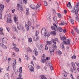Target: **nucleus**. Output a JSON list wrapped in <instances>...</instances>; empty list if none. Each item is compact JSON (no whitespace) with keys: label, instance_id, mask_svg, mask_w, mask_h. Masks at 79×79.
<instances>
[{"label":"nucleus","instance_id":"obj_44","mask_svg":"<svg viewBox=\"0 0 79 79\" xmlns=\"http://www.w3.org/2000/svg\"><path fill=\"white\" fill-rule=\"evenodd\" d=\"M51 28L52 30H54V31H55V28L53 26H52L51 27Z\"/></svg>","mask_w":79,"mask_h":79},{"label":"nucleus","instance_id":"obj_28","mask_svg":"<svg viewBox=\"0 0 79 79\" xmlns=\"http://www.w3.org/2000/svg\"><path fill=\"white\" fill-rule=\"evenodd\" d=\"M14 49H15V52H19V48H13Z\"/></svg>","mask_w":79,"mask_h":79},{"label":"nucleus","instance_id":"obj_27","mask_svg":"<svg viewBox=\"0 0 79 79\" xmlns=\"http://www.w3.org/2000/svg\"><path fill=\"white\" fill-rule=\"evenodd\" d=\"M14 20L15 23L16 24V21H17L18 20V19H17V18H16V17H14Z\"/></svg>","mask_w":79,"mask_h":79},{"label":"nucleus","instance_id":"obj_15","mask_svg":"<svg viewBox=\"0 0 79 79\" xmlns=\"http://www.w3.org/2000/svg\"><path fill=\"white\" fill-rule=\"evenodd\" d=\"M2 41L3 43H5L6 42V39L5 38H2Z\"/></svg>","mask_w":79,"mask_h":79},{"label":"nucleus","instance_id":"obj_64","mask_svg":"<svg viewBox=\"0 0 79 79\" xmlns=\"http://www.w3.org/2000/svg\"><path fill=\"white\" fill-rule=\"evenodd\" d=\"M17 79H23L21 77H18Z\"/></svg>","mask_w":79,"mask_h":79},{"label":"nucleus","instance_id":"obj_39","mask_svg":"<svg viewBox=\"0 0 79 79\" xmlns=\"http://www.w3.org/2000/svg\"><path fill=\"white\" fill-rule=\"evenodd\" d=\"M44 5L45 6H47L48 4H47V2H46V1H44Z\"/></svg>","mask_w":79,"mask_h":79},{"label":"nucleus","instance_id":"obj_56","mask_svg":"<svg viewBox=\"0 0 79 79\" xmlns=\"http://www.w3.org/2000/svg\"><path fill=\"white\" fill-rule=\"evenodd\" d=\"M19 2L21 4H23V1H22V0H19Z\"/></svg>","mask_w":79,"mask_h":79},{"label":"nucleus","instance_id":"obj_48","mask_svg":"<svg viewBox=\"0 0 79 79\" xmlns=\"http://www.w3.org/2000/svg\"><path fill=\"white\" fill-rule=\"evenodd\" d=\"M45 49L46 50H48V47H47V45H46L45 47Z\"/></svg>","mask_w":79,"mask_h":79},{"label":"nucleus","instance_id":"obj_54","mask_svg":"<svg viewBox=\"0 0 79 79\" xmlns=\"http://www.w3.org/2000/svg\"><path fill=\"white\" fill-rule=\"evenodd\" d=\"M26 60H27V59H28L29 57H28V56L27 55L26 56H25V57Z\"/></svg>","mask_w":79,"mask_h":79},{"label":"nucleus","instance_id":"obj_13","mask_svg":"<svg viewBox=\"0 0 79 79\" xmlns=\"http://www.w3.org/2000/svg\"><path fill=\"white\" fill-rule=\"evenodd\" d=\"M25 27L27 30V31L29 30V26L28 25L26 24V23L25 24Z\"/></svg>","mask_w":79,"mask_h":79},{"label":"nucleus","instance_id":"obj_5","mask_svg":"<svg viewBox=\"0 0 79 79\" xmlns=\"http://www.w3.org/2000/svg\"><path fill=\"white\" fill-rule=\"evenodd\" d=\"M40 6H41V5H40V2H38V4L36 5V10H37V11H39V10H40V9H39V8L40 7Z\"/></svg>","mask_w":79,"mask_h":79},{"label":"nucleus","instance_id":"obj_38","mask_svg":"<svg viewBox=\"0 0 79 79\" xmlns=\"http://www.w3.org/2000/svg\"><path fill=\"white\" fill-rule=\"evenodd\" d=\"M3 52L2 51L0 50V56H2L3 55Z\"/></svg>","mask_w":79,"mask_h":79},{"label":"nucleus","instance_id":"obj_29","mask_svg":"<svg viewBox=\"0 0 79 79\" xmlns=\"http://www.w3.org/2000/svg\"><path fill=\"white\" fill-rule=\"evenodd\" d=\"M26 10L27 11V12H26V14L27 15H28V14H29V8H26Z\"/></svg>","mask_w":79,"mask_h":79},{"label":"nucleus","instance_id":"obj_49","mask_svg":"<svg viewBox=\"0 0 79 79\" xmlns=\"http://www.w3.org/2000/svg\"><path fill=\"white\" fill-rule=\"evenodd\" d=\"M59 18H61V14L60 13H59L57 14Z\"/></svg>","mask_w":79,"mask_h":79},{"label":"nucleus","instance_id":"obj_31","mask_svg":"<svg viewBox=\"0 0 79 79\" xmlns=\"http://www.w3.org/2000/svg\"><path fill=\"white\" fill-rule=\"evenodd\" d=\"M60 47L62 49H63L64 48V45H63V44H61Z\"/></svg>","mask_w":79,"mask_h":79},{"label":"nucleus","instance_id":"obj_9","mask_svg":"<svg viewBox=\"0 0 79 79\" xmlns=\"http://www.w3.org/2000/svg\"><path fill=\"white\" fill-rule=\"evenodd\" d=\"M16 60L14 59L13 63V68H16Z\"/></svg>","mask_w":79,"mask_h":79},{"label":"nucleus","instance_id":"obj_12","mask_svg":"<svg viewBox=\"0 0 79 79\" xmlns=\"http://www.w3.org/2000/svg\"><path fill=\"white\" fill-rule=\"evenodd\" d=\"M67 7H69V8H72L71 4L70 2H69L67 4Z\"/></svg>","mask_w":79,"mask_h":79},{"label":"nucleus","instance_id":"obj_61","mask_svg":"<svg viewBox=\"0 0 79 79\" xmlns=\"http://www.w3.org/2000/svg\"><path fill=\"white\" fill-rule=\"evenodd\" d=\"M0 32H2V31H3V28H0Z\"/></svg>","mask_w":79,"mask_h":79},{"label":"nucleus","instance_id":"obj_4","mask_svg":"<svg viewBox=\"0 0 79 79\" xmlns=\"http://www.w3.org/2000/svg\"><path fill=\"white\" fill-rule=\"evenodd\" d=\"M39 32L37 31L35 32V35L36 36H35L34 38H33V40L35 41H37L38 40H39V36H38V34H39Z\"/></svg>","mask_w":79,"mask_h":79},{"label":"nucleus","instance_id":"obj_59","mask_svg":"<svg viewBox=\"0 0 79 79\" xmlns=\"http://www.w3.org/2000/svg\"><path fill=\"white\" fill-rule=\"evenodd\" d=\"M46 60H50V57H47L46 58Z\"/></svg>","mask_w":79,"mask_h":79},{"label":"nucleus","instance_id":"obj_35","mask_svg":"<svg viewBox=\"0 0 79 79\" xmlns=\"http://www.w3.org/2000/svg\"><path fill=\"white\" fill-rule=\"evenodd\" d=\"M51 33L52 34H53V35H56V33L55 32V31H52Z\"/></svg>","mask_w":79,"mask_h":79},{"label":"nucleus","instance_id":"obj_41","mask_svg":"<svg viewBox=\"0 0 79 79\" xmlns=\"http://www.w3.org/2000/svg\"><path fill=\"white\" fill-rule=\"evenodd\" d=\"M6 29L7 31H8V32H9V31H10V28L9 27H7Z\"/></svg>","mask_w":79,"mask_h":79},{"label":"nucleus","instance_id":"obj_6","mask_svg":"<svg viewBox=\"0 0 79 79\" xmlns=\"http://www.w3.org/2000/svg\"><path fill=\"white\" fill-rule=\"evenodd\" d=\"M28 68L31 71L34 72V68L33 67V66L31 65H29L28 66Z\"/></svg>","mask_w":79,"mask_h":79},{"label":"nucleus","instance_id":"obj_42","mask_svg":"<svg viewBox=\"0 0 79 79\" xmlns=\"http://www.w3.org/2000/svg\"><path fill=\"white\" fill-rule=\"evenodd\" d=\"M6 69L7 71H10V66H8L7 67H6Z\"/></svg>","mask_w":79,"mask_h":79},{"label":"nucleus","instance_id":"obj_16","mask_svg":"<svg viewBox=\"0 0 79 79\" xmlns=\"http://www.w3.org/2000/svg\"><path fill=\"white\" fill-rule=\"evenodd\" d=\"M60 39L62 40H66V36H63L62 37H61Z\"/></svg>","mask_w":79,"mask_h":79},{"label":"nucleus","instance_id":"obj_58","mask_svg":"<svg viewBox=\"0 0 79 79\" xmlns=\"http://www.w3.org/2000/svg\"><path fill=\"white\" fill-rule=\"evenodd\" d=\"M75 64H76L77 66H79V63L77 62H76Z\"/></svg>","mask_w":79,"mask_h":79},{"label":"nucleus","instance_id":"obj_24","mask_svg":"<svg viewBox=\"0 0 79 79\" xmlns=\"http://www.w3.org/2000/svg\"><path fill=\"white\" fill-rule=\"evenodd\" d=\"M67 45H70V40L69 39L67 40Z\"/></svg>","mask_w":79,"mask_h":79},{"label":"nucleus","instance_id":"obj_2","mask_svg":"<svg viewBox=\"0 0 79 79\" xmlns=\"http://www.w3.org/2000/svg\"><path fill=\"white\" fill-rule=\"evenodd\" d=\"M52 41L53 43L54 44H52V47L54 48V49H56V48H57V46L56 45V41L58 42V39L57 38H55V39H52Z\"/></svg>","mask_w":79,"mask_h":79},{"label":"nucleus","instance_id":"obj_52","mask_svg":"<svg viewBox=\"0 0 79 79\" xmlns=\"http://www.w3.org/2000/svg\"><path fill=\"white\" fill-rule=\"evenodd\" d=\"M63 44H65V45H67V43H66V42L65 41H63Z\"/></svg>","mask_w":79,"mask_h":79},{"label":"nucleus","instance_id":"obj_20","mask_svg":"<svg viewBox=\"0 0 79 79\" xmlns=\"http://www.w3.org/2000/svg\"><path fill=\"white\" fill-rule=\"evenodd\" d=\"M53 19L56 23H58V22H57V21H56V17H54L53 18Z\"/></svg>","mask_w":79,"mask_h":79},{"label":"nucleus","instance_id":"obj_14","mask_svg":"<svg viewBox=\"0 0 79 79\" xmlns=\"http://www.w3.org/2000/svg\"><path fill=\"white\" fill-rule=\"evenodd\" d=\"M54 50H55V49L53 47H51L50 48L49 51L50 52H54Z\"/></svg>","mask_w":79,"mask_h":79},{"label":"nucleus","instance_id":"obj_1","mask_svg":"<svg viewBox=\"0 0 79 79\" xmlns=\"http://www.w3.org/2000/svg\"><path fill=\"white\" fill-rule=\"evenodd\" d=\"M74 10H75V12L76 15L77 16L75 18V19L77 20L78 21H79V15L78 14V11L79 10V2L77 3V5L75 6L74 7Z\"/></svg>","mask_w":79,"mask_h":79},{"label":"nucleus","instance_id":"obj_51","mask_svg":"<svg viewBox=\"0 0 79 79\" xmlns=\"http://www.w3.org/2000/svg\"><path fill=\"white\" fill-rule=\"evenodd\" d=\"M63 32L64 33H66V29H64L63 30Z\"/></svg>","mask_w":79,"mask_h":79},{"label":"nucleus","instance_id":"obj_55","mask_svg":"<svg viewBox=\"0 0 79 79\" xmlns=\"http://www.w3.org/2000/svg\"><path fill=\"white\" fill-rule=\"evenodd\" d=\"M53 26H55V27H57V25L55 23H54L53 24Z\"/></svg>","mask_w":79,"mask_h":79},{"label":"nucleus","instance_id":"obj_17","mask_svg":"<svg viewBox=\"0 0 79 79\" xmlns=\"http://www.w3.org/2000/svg\"><path fill=\"white\" fill-rule=\"evenodd\" d=\"M49 65L50 68V69L51 70H52L53 69V67H52V63H49L48 64Z\"/></svg>","mask_w":79,"mask_h":79},{"label":"nucleus","instance_id":"obj_57","mask_svg":"<svg viewBox=\"0 0 79 79\" xmlns=\"http://www.w3.org/2000/svg\"><path fill=\"white\" fill-rule=\"evenodd\" d=\"M2 14H0V19H1L2 18Z\"/></svg>","mask_w":79,"mask_h":79},{"label":"nucleus","instance_id":"obj_25","mask_svg":"<svg viewBox=\"0 0 79 79\" xmlns=\"http://www.w3.org/2000/svg\"><path fill=\"white\" fill-rule=\"evenodd\" d=\"M74 29L75 31L78 33V34L79 33V31L78 30V29L76 28V27H74Z\"/></svg>","mask_w":79,"mask_h":79},{"label":"nucleus","instance_id":"obj_26","mask_svg":"<svg viewBox=\"0 0 79 79\" xmlns=\"http://www.w3.org/2000/svg\"><path fill=\"white\" fill-rule=\"evenodd\" d=\"M41 61L43 63H44L46 61V59H41Z\"/></svg>","mask_w":79,"mask_h":79},{"label":"nucleus","instance_id":"obj_32","mask_svg":"<svg viewBox=\"0 0 79 79\" xmlns=\"http://www.w3.org/2000/svg\"><path fill=\"white\" fill-rule=\"evenodd\" d=\"M71 33L73 35H75V33L74 32V31H73V30H72V31H71Z\"/></svg>","mask_w":79,"mask_h":79},{"label":"nucleus","instance_id":"obj_34","mask_svg":"<svg viewBox=\"0 0 79 79\" xmlns=\"http://www.w3.org/2000/svg\"><path fill=\"white\" fill-rule=\"evenodd\" d=\"M20 10L21 11H23V7H22V6H20Z\"/></svg>","mask_w":79,"mask_h":79},{"label":"nucleus","instance_id":"obj_3","mask_svg":"<svg viewBox=\"0 0 79 79\" xmlns=\"http://www.w3.org/2000/svg\"><path fill=\"white\" fill-rule=\"evenodd\" d=\"M11 15L10 14H9L7 20V22L8 23H11Z\"/></svg>","mask_w":79,"mask_h":79},{"label":"nucleus","instance_id":"obj_40","mask_svg":"<svg viewBox=\"0 0 79 79\" xmlns=\"http://www.w3.org/2000/svg\"><path fill=\"white\" fill-rule=\"evenodd\" d=\"M23 2L25 4H26L27 2V0H23Z\"/></svg>","mask_w":79,"mask_h":79},{"label":"nucleus","instance_id":"obj_45","mask_svg":"<svg viewBox=\"0 0 79 79\" xmlns=\"http://www.w3.org/2000/svg\"><path fill=\"white\" fill-rule=\"evenodd\" d=\"M72 59H76V56H73L72 57Z\"/></svg>","mask_w":79,"mask_h":79},{"label":"nucleus","instance_id":"obj_8","mask_svg":"<svg viewBox=\"0 0 79 79\" xmlns=\"http://www.w3.org/2000/svg\"><path fill=\"white\" fill-rule=\"evenodd\" d=\"M56 31L59 32H61L63 31V29L61 27H59L57 28Z\"/></svg>","mask_w":79,"mask_h":79},{"label":"nucleus","instance_id":"obj_47","mask_svg":"<svg viewBox=\"0 0 79 79\" xmlns=\"http://www.w3.org/2000/svg\"><path fill=\"white\" fill-rule=\"evenodd\" d=\"M61 25H64V22L63 21H62L61 22Z\"/></svg>","mask_w":79,"mask_h":79},{"label":"nucleus","instance_id":"obj_36","mask_svg":"<svg viewBox=\"0 0 79 79\" xmlns=\"http://www.w3.org/2000/svg\"><path fill=\"white\" fill-rule=\"evenodd\" d=\"M13 28L15 30V32H17V29H16V27L15 26H14L13 27Z\"/></svg>","mask_w":79,"mask_h":79},{"label":"nucleus","instance_id":"obj_37","mask_svg":"<svg viewBox=\"0 0 79 79\" xmlns=\"http://www.w3.org/2000/svg\"><path fill=\"white\" fill-rule=\"evenodd\" d=\"M2 47L3 48H4L5 49H6V48H7V47H6V46L4 45H2Z\"/></svg>","mask_w":79,"mask_h":79},{"label":"nucleus","instance_id":"obj_22","mask_svg":"<svg viewBox=\"0 0 79 79\" xmlns=\"http://www.w3.org/2000/svg\"><path fill=\"white\" fill-rule=\"evenodd\" d=\"M41 79H47V78L44 76V75H41Z\"/></svg>","mask_w":79,"mask_h":79},{"label":"nucleus","instance_id":"obj_19","mask_svg":"<svg viewBox=\"0 0 79 79\" xmlns=\"http://www.w3.org/2000/svg\"><path fill=\"white\" fill-rule=\"evenodd\" d=\"M27 23L28 25L29 26H31L32 25V23H31V22L29 21H28Z\"/></svg>","mask_w":79,"mask_h":79},{"label":"nucleus","instance_id":"obj_21","mask_svg":"<svg viewBox=\"0 0 79 79\" xmlns=\"http://www.w3.org/2000/svg\"><path fill=\"white\" fill-rule=\"evenodd\" d=\"M0 9H2V10H3L4 8V5H2V4H1L0 5Z\"/></svg>","mask_w":79,"mask_h":79},{"label":"nucleus","instance_id":"obj_33","mask_svg":"<svg viewBox=\"0 0 79 79\" xmlns=\"http://www.w3.org/2000/svg\"><path fill=\"white\" fill-rule=\"evenodd\" d=\"M47 44L48 45H51V44H52V42H51V41H47Z\"/></svg>","mask_w":79,"mask_h":79},{"label":"nucleus","instance_id":"obj_43","mask_svg":"<svg viewBox=\"0 0 79 79\" xmlns=\"http://www.w3.org/2000/svg\"><path fill=\"white\" fill-rule=\"evenodd\" d=\"M3 59L5 61H6L7 60V58L6 56H4L3 58Z\"/></svg>","mask_w":79,"mask_h":79},{"label":"nucleus","instance_id":"obj_60","mask_svg":"<svg viewBox=\"0 0 79 79\" xmlns=\"http://www.w3.org/2000/svg\"><path fill=\"white\" fill-rule=\"evenodd\" d=\"M40 67L39 65L37 66V69H40Z\"/></svg>","mask_w":79,"mask_h":79},{"label":"nucleus","instance_id":"obj_53","mask_svg":"<svg viewBox=\"0 0 79 79\" xmlns=\"http://www.w3.org/2000/svg\"><path fill=\"white\" fill-rule=\"evenodd\" d=\"M3 10L2 9H0V14H2V11H3Z\"/></svg>","mask_w":79,"mask_h":79},{"label":"nucleus","instance_id":"obj_63","mask_svg":"<svg viewBox=\"0 0 79 79\" xmlns=\"http://www.w3.org/2000/svg\"><path fill=\"white\" fill-rule=\"evenodd\" d=\"M22 30L23 31H25L24 28L23 27H22Z\"/></svg>","mask_w":79,"mask_h":79},{"label":"nucleus","instance_id":"obj_11","mask_svg":"<svg viewBox=\"0 0 79 79\" xmlns=\"http://www.w3.org/2000/svg\"><path fill=\"white\" fill-rule=\"evenodd\" d=\"M72 65L73 66V68L74 71L76 70V66H75V64L73 62H72L71 63Z\"/></svg>","mask_w":79,"mask_h":79},{"label":"nucleus","instance_id":"obj_46","mask_svg":"<svg viewBox=\"0 0 79 79\" xmlns=\"http://www.w3.org/2000/svg\"><path fill=\"white\" fill-rule=\"evenodd\" d=\"M71 23H72V24H73V23H74V20L73 19H71Z\"/></svg>","mask_w":79,"mask_h":79},{"label":"nucleus","instance_id":"obj_50","mask_svg":"<svg viewBox=\"0 0 79 79\" xmlns=\"http://www.w3.org/2000/svg\"><path fill=\"white\" fill-rule=\"evenodd\" d=\"M50 53L51 55H53L54 54V51H50Z\"/></svg>","mask_w":79,"mask_h":79},{"label":"nucleus","instance_id":"obj_7","mask_svg":"<svg viewBox=\"0 0 79 79\" xmlns=\"http://www.w3.org/2000/svg\"><path fill=\"white\" fill-rule=\"evenodd\" d=\"M19 77H22V67H20L19 68Z\"/></svg>","mask_w":79,"mask_h":79},{"label":"nucleus","instance_id":"obj_30","mask_svg":"<svg viewBox=\"0 0 79 79\" xmlns=\"http://www.w3.org/2000/svg\"><path fill=\"white\" fill-rule=\"evenodd\" d=\"M28 41L29 42H32V38H29Z\"/></svg>","mask_w":79,"mask_h":79},{"label":"nucleus","instance_id":"obj_18","mask_svg":"<svg viewBox=\"0 0 79 79\" xmlns=\"http://www.w3.org/2000/svg\"><path fill=\"white\" fill-rule=\"evenodd\" d=\"M31 8L33 9H35V6L34 5H31Z\"/></svg>","mask_w":79,"mask_h":79},{"label":"nucleus","instance_id":"obj_10","mask_svg":"<svg viewBox=\"0 0 79 79\" xmlns=\"http://www.w3.org/2000/svg\"><path fill=\"white\" fill-rule=\"evenodd\" d=\"M35 53V56H37L38 55V52L37 51V48H35L33 51Z\"/></svg>","mask_w":79,"mask_h":79},{"label":"nucleus","instance_id":"obj_62","mask_svg":"<svg viewBox=\"0 0 79 79\" xmlns=\"http://www.w3.org/2000/svg\"><path fill=\"white\" fill-rule=\"evenodd\" d=\"M58 53L60 54H62V53H61V51H59Z\"/></svg>","mask_w":79,"mask_h":79},{"label":"nucleus","instance_id":"obj_23","mask_svg":"<svg viewBox=\"0 0 79 79\" xmlns=\"http://www.w3.org/2000/svg\"><path fill=\"white\" fill-rule=\"evenodd\" d=\"M27 52H32V51L31 49V48H27Z\"/></svg>","mask_w":79,"mask_h":79}]
</instances>
